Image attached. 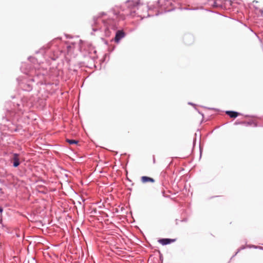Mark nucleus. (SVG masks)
Segmentation results:
<instances>
[{
  "mask_svg": "<svg viewBox=\"0 0 263 263\" xmlns=\"http://www.w3.org/2000/svg\"><path fill=\"white\" fill-rule=\"evenodd\" d=\"M20 158L19 155L14 153L12 154L10 161L13 163V166L16 167H17L20 164Z\"/></svg>",
  "mask_w": 263,
  "mask_h": 263,
  "instance_id": "nucleus-1",
  "label": "nucleus"
},
{
  "mask_svg": "<svg viewBox=\"0 0 263 263\" xmlns=\"http://www.w3.org/2000/svg\"><path fill=\"white\" fill-rule=\"evenodd\" d=\"M125 36V33L123 30H118L117 31L115 37V41L118 43L120 40Z\"/></svg>",
  "mask_w": 263,
  "mask_h": 263,
  "instance_id": "nucleus-2",
  "label": "nucleus"
},
{
  "mask_svg": "<svg viewBox=\"0 0 263 263\" xmlns=\"http://www.w3.org/2000/svg\"><path fill=\"white\" fill-rule=\"evenodd\" d=\"M175 240H176L175 239L164 238L159 239L158 241L162 245H166L171 242H173Z\"/></svg>",
  "mask_w": 263,
  "mask_h": 263,
  "instance_id": "nucleus-3",
  "label": "nucleus"
},
{
  "mask_svg": "<svg viewBox=\"0 0 263 263\" xmlns=\"http://www.w3.org/2000/svg\"><path fill=\"white\" fill-rule=\"evenodd\" d=\"M141 180L142 183H146L148 182H154L155 180L153 178L147 177V176H142L141 178Z\"/></svg>",
  "mask_w": 263,
  "mask_h": 263,
  "instance_id": "nucleus-4",
  "label": "nucleus"
},
{
  "mask_svg": "<svg viewBox=\"0 0 263 263\" xmlns=\"http://www.w3.org/2000/svg\"><path fill=\"white\" fill-rule=\"evenodd\" d=\"M226 114L229 115L231 118H235L238 115V113L233 111H227Z\"/></svg>",
  "mask_w": 263,
  "mask_h": 263,
  "instance_id": "nucleus-5",
  "label": "nucleus"
},
{
  "mask_svg": "<svg viewBox=\"0 0 263 263\" xmlns=\"http://www.w3.org/2000/svg\"><path fill=\"white\" fill-rule=\"evenodd\" d=\"M66 141L68 142L69 144H78L79 142L78 140L69 139H67L66 140Z\"/></svg>",
  "mask_w": 263,
  "mask_h": 263,
  "instance_id": "nucleus-6",
  "label": "nucleus"
},
{
  "mask_svg": "<svg viewBox=\"0 0 263 263\" xmlns=\"http://www.w3.org/2000/svg\"><path fill=\"white\" fill-rule=\"evenodd\" d=\"M112 12H113L114 14L115 15L118 16V15L119 14V12H118V11H115V10L114 9H113L112 10Z\"/></svg>",
  "mask_w": 263,
  "mask_h": 263,
  "instance_id": "nucleus-7",
  "label": "nucleus"
},
{
  "mask_svg": "<svg viewBox=\"0 0 263 263\" xmlns=\"http://www.w3.org/2000/svg\"><path fill=\"white\" fill-rule=\"evenodd\" d=\"M165 0H159L158 3L160 4L161 3H163Z\"/></svg>",
  "mask_w": 263,
  "mask_h": 263,
  "instance_id": "nucleus-8",
  "label": "nucleus"
},
{
  "mask_svg": "<svg viewBox=\"0 0 263 263\" xmlns=\"http://www.w3.org/2000/svg\"><path fill=\"white\" fill-rule=\"evenodd\" d=\"M3 210L2 208L0 207V212L2 213L3 212Z\"/></svg>",
  "mask_w": 263,
  "mask_h": 263,
  "instance_id": "nucleus-9",
  "label": "nucleus"
},
{
  "mask_svg": "<svg viewBox=\"0 0 263 263\" xmlns=\"http://www.w3.org/2000/svg\"><path fill=\"white\" fill-rule=\"evenodd\" d=\"M139 5V3L138 2H136L135 3V5H134V6H136V5L137 6V5Z\"/></svg>",
  "mask_w": 263,
  "mask_h": 263,
  "instance_id": "nucleus-10",
  "label": "nucleus"
}]
</instances>
